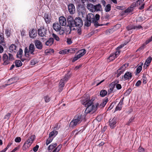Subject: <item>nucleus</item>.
<instances>
[{
  "label": "nucleus",
  "instance_id": "6e6d98bb",
  "mask_svg": "<svg viewBox=\"0 0 152 152\" xmlns=\"http://www.w3.org/2000/svg\"><path fill=\"white\" fill-rule=\"evenodd\" d=\"M121 108L122 106L118 104L117 106H116L115 110L117 111L118 110H121Z\"/></svg>",
  "mask_w": 152,
  "mask_h": 152
},
{
  "label": "nucleus",
  "instance_id": "bb28decb",
  "mask_svg": "<svg viewBox=\"0 0 152 152\" xmlns=\"http://www.w3.org/2000/svg\"><path fill=\"white\" fill-rule=\"evenodd\" d=\"M58 132L56 131L53 130L49 134V137L50 138H53L57 134Z\"/></svg>",
  "mask_w": 152,
  "mask_h": 152
},
{
  "label": "nucleus",
  "instance_id": "774afa93",
  "mask_svg": "<svg viewBox=\"0 0 152 152\" xmlns=\"http://www.w3.org/2000/svg\"><path fill=\"white\" fill-rule=\"evenodd\" d=\"M144 0H138L136 2L137 4V6H138V5H140L142 3Z\"/></svg>",
  "mask_w": 152,
  "mask_h": 152
},
{
  "label": "nucleus",
  "instance_id": "de8ad7c7",
  "mask_svg": "<svg viewBox=\"0 0 152 152\" xmlns=\"http://www.w3.org/2000/svg\"><path fill=\"white\" fill-rule=\"evenodd\" d=\"M37 63V61L36 59H33L31 61L30 64L31 65H34Z\"/></svg>",
  "mask_w": 152,
  "mask_h": 152
},
{
  "label": "nucleus",
  "instance_id": "052dcab7",
  "mask_svg": "<svg viewBox=\"0 0 152 152\" xmlns=\"http://www.w3.org/2000/svg\"><path fill=\"white\" fill-rule=\"evenodd\" d=\"M132 91V90L131 88H129L128 89L126 90V92L125 93V94H126V95H129L131 93Z\"/></svg>",
  "mask_w": 152,
  "mask_h": 152
},
{
  "label": "nucleus",
  "instance_id": "b1692460",
  "mask_svg": "<svg viewBox=\"0 0 152 152\" xmlns=\"http://www.w3.org/2000/svg\"><path fill=\"white\" fill-rule=\"evenodd\" d=\"M129 65V63H126L123 65L120 68L117 70V72L120 70L124 72L126 70V67L128 66Z\"/></svg>",
  "mask_w": 152,
  "mask_h": 152
},
{
  "label": "nucleus",
  "instance_id": "9b49d317",
  "mask_svg": "<svg viewBox=\"0 0 152 152\" xmlns=\"http://www.w3.org/2000/svg\"><path fill=\"white\" fill-rule=\"evenodd\" d=\"M69 12L71 14H73L75 12V9L74 5L72 4H69L68 5Z\"/></svg>",
  "mask_w": 152,
  "mask_h": 152
},
{
  "label": "nucleus",
  "instance_id": "6ab92c4d",
  "mask_svg": "<svg viewBox=\"0 0 152 152\" xmlns=\"http://www.w3.org/2000/svg\"><path fill=\"white\" fill-rule=\"evenodd\" d=\"M44 18L47 23H49L51 22V16L47 13L45 14Z\"/></svg>",
  "mask_w": 152,
  "mask_h": 152
},
{
  "label": "nucleus",
  "instance_id": "a878e982",
  "mask_svg": "<svg viewBox=\"0 0 152 152\" xmlns=\"http://www.w3.org/2000/svg\"><path fill=\"white\" fill-rule=\"evenodd\" d=\"M108 100V99L107 97H105L102 101V102L101 103L99 107L100 108H102L104 107L105 104L107 102Z\"/></svg>",
  "mask_w": 152,
  "mask_h": 152
},
{
  "label": "nucleus",
  "instance_id": "5701e85b",
  "mask_svg": "<svg viewBox=\"0 0 152 152\" xmlns=\"http://www.w3.org/2000/svg\"><path fill=\"white\" fill-rule=\"evenodd\" d=\"M87 9L92 12H95V5L91 4H88L87 6Z\"/></svg>",
  "mask_w": 152,
  "mask_h": 152
},
{
  "label": "nucleus",
  "instance_id": "2eb2a0df",
  "mask_svg": "<svg viewBox=\"0 0 152 152\" xmlns=\"http://www.w3.org/2000/svg\"><path fill=\"white\" fill-rule=\"evenodd\" d=\"M132 77V74L129 72H127L124 75V80H131Z\"/></svg>",
  "mask_w": 152,
  "mask_h": 152
},
{
  "label": "nucleus",
  "instance_id": "4c0bfd02",
  "mask_svg": "<svg viewBox=\"0 0 152 152\" xmlns=\"http://www.w3.org/2000/svg\"><path fill=\"white\" fill-rule=\"evenodd\" d=\"M53 139V138H50L49 137L46 141V145H48L52 141Z\"/></svg>",
  "mask_w": 152,
  "mask_h": 152
},
{
  "label": "nucleus",
  "instance_id": "e433bc0d",
  "mask_svg": "<svg viewBox=\"0 0 152 152\" xmlns=\"http://www.w3.org/2000/svg\"><path fill=\"white\" fill-rule=\"evenodd\" d=\"M133 8L130 6L124 12L125 13H129L132 12L133 11Z\"/></svg>",
  "mask_w": 152,
  "mask_h": 152
},
{
  "label": "nucleus",
  "instance_id": "0e129e2a",
  "mask_svg": "<svg viewBox=\"0 0 152 152\" xmlns=\"http://www.w3.org/2000/svg\"><path fill=\"white\" fill-rule=\"evenodd\" d=\"M58 124H57L54 127V130L56 131L58 129L60 128V126H58Z\"/></svg>",
  "mask_w": 152,
  "mask_h": 152
},
{
  "label": "nucleus",
  "instance_id": "7ed1b4c3",
  "mask_svg": "<svg viewBox=\"0 0 152 152\" xmlns=\"http://www.w3.org/2000/svg\"><path fill=\"white\" fill-rule=\"evenodd\" d=\"M83 116L82 115H76L70 123V127L73 128L79 124L82 121Z\"/></svg>",
  "mask_w": 152,
  "mask_h": 152
},
{
  "label": "nucleus",
  "instance_id": "5fc2aeb1",
  "mask_svg": "<svg viewBox=\"0 0 152 152\" xmlns=\"http://www.w3.org/2000/svg\"><path fill=\"white\" fill-rule=\"evenodd\" d=\"M134 29H136V30L142 28V27L141 25L136 26L134 25Z\"/></svg>",
  "mask_w": 152,
  "mask_h": 152
},
{
  "label": "nucleus",
  "instance_id": "c03bdc74",
  "mask_svg": "<svg viewBox=\"0 0 152 152\" xmlns=\"http://www.w3.org/2000/svg\"><path fill=\"white\" fill-rule=\"evenodd\" d=\"M54 50L53 49H47L45 51V53H46L47 55H48V53H49L50 52H52V53H54Z\"/></svg>",
  "mask_w": 152,
  "mask_h": 152
},
{
  "label": "nucleus",
  "instance_id": "a211bd4d",
  "mask_svg": "<svg viewBox=\"0 0 152 152\" xmlns=\"http://www.w3.org/2000/svg\"><path fill=\"white\" fill-rule=\"evenodd\" d=\"M59 21L60 25L62 26H65L66 25V22L65 18L63 16H61L59 18Z\"/></svg>",
  "mask_w": 152,
  "mask_h": 152
},
{
  "label": "nucleus",
  "instance_id": "ddd939ff",
  "mask_svg": "<svg viewBox=\"0 0 152 152\" xmlns=\"http://www.w3.org/2000/svg\"><path fill=\"white\" fill-rule=\"evenodd\" d=\"M152 41V36L148 39V40H147L144 44H143L142 45H141L140 47L137 50V51H140L142 50H143L145 46V45L148 44L150 42Z\"/></svg>",
  "mask_w": 152,
  "mask_h": 152
},
{
  "label": "nucleus",
  "instance_id": "a18cd8bd",
  "mask_svg": "<svg viewBox=\"0 0 152 152\" xmlns=\"http://www.w3.org/2000/svg\"><path fill=\"white\" fill-rule=\"evenodd\" d=\"M72 50L73 49H71L69 50H64L62 51H60V53H61L63 54H65L67 53V52H69V51H70L71 50Z\"/></svg>",
  "mask_w": 152,
  "mask_h": 152
},
{
  "label": "nucleus",
  "instance_id": "69168bd1",
  "mask_svg": "<svg viewBox=\"0 0 152 152\" xmlns=\"http://www.w3.org/2000/svg\"><path fill=\"white\" fill-rule=\"evenodd\" d=\"M138 152H144V149L141 147H140L138 149Z\"/></svg>",
  "mask_w": 152,
  "mask_h": 152
},
{
  "label": "nucleus",
  "instance_id": "e2e57ef3",
  "mask_svg": "<svg viewBox=\"0 0 152 152\" xmlns=\"http://www.w3.org/2000/svg\"><path fill=\"white\" fill-rule=\"evenodd\" d=\"M39 148V146L38 145H36L33 148V151L35 152H37V150H38V149Z\"/></svg>",
  "mask_w": 152,
  "mask_h": 152
},
{
  "label": "nucleus",
  "instance_id": "f704fd0d",
  "mask_svg": "<svg viewBox=\"0 0 152 152\" xmlns=\"http://www.w3.org/2000/svg\"><path fill=\"white\" fill-rule=\"evenodd\" d=\"M111 5L109 4H108L105 6L104 10L106 12H108L111 10Z\"/></svg>",
  "mask_w": 152,
  "mask_h": 152
},
{
  "label": "nucleus",
  "instance_id": "c85d7f7f",
  "mask_svg": "<svg viewBox=\"0 0 152 152\" xmlns=\"http://www.w3.org/2000/svg\"><path fill=\"white\" fill-rule=\"evenodd\" d=\"M95 11H100L102 10V6L100 4H98L95 5Z\"/></svg>",
  "mask_w": 152,
  "mask_h": 152
},
{
  "label": "nucleus",
  "instance_id": "bf43d9fd",
  "mask_svg": "<svg viewBox=\"0 0 152 152\" xmlns=\"http://www.w3.org/2000/svg\"><path fill=\"white\" fill-rule=\"evenodd\" d=\"M66 42L68 45H70L72 43L71 38H67Z\"/></svg>",
  "mask_w": 152,
  "mask_h": 152
},
{
  "label": "nucleus",
  "instance_id": "f03ea898",
  "mask_svg": "<svg viewBox=\"0 0 152 152\" xmlns=\"http://www.w3.org/2000/svg\"><path fill=\"white\" fill-rule=\"evenodd\" d=\"M86 18L91 20L92 23H94L95 27H96L102 25V24L100 25L99 24L98 21L100 18V16L99 14H96L95 16L94 14L90 13L86 16Z\"/></svg>",
  "mask_w": 152,
  "mask_h": 152
},
{
  "label": "nucleus",
  "instance_id": "7c9ffc66",
  "mask_svg": "<svg viewBox=\"0 0 152 152\" xmlns=\"http://www.w3.org/2000/svg\"><path fill=\"white\" fill-rule=\"evenodd\" d=\"M57 145L56 143H52L48 146V150L50 151L54 149L56 146Z\"/></svg>",
  "mask_w": 152,
  "mask_h": 152
},
{
  "label": "nucleus",
  "instance_id": "c9c22d12",
  "mask_svg": "<svg viewBox=\"0 0 152 152\" xmlns=\"http://www.w3.org/2000/svg\"><path fill=\"white\" fill-rule=\"evenodd\" d=\"M23 53V50L21 48H20L19 51L18 52L17 56L18 58H20L21 57V55Z\"/></svg>",
  "mask_w": 152,
  "mask_h": 152
},
{
  "label": "nucleus",
  "instance_id": "72a5a7b5",
  "mask_svg": "<svg viewBox=\"0 0 152 152\" xmlns=\"http://www.w3.org/2000/svg\"><path fill=\"white\" fill-rule=\"evenodd\" d=\"M143 64V63H142L140 65L138 66L136 69V72L137 73L139 74L141 72L142 69V66Z\"/></svg>",
  "mask_w": 152,
  "mask_h": 152
},
{
  "label": "nucleus",
  "instance_id": "423d86ee",
  "mask_svg": "<svg viewBox=\"0 0 152 152\" xmlns=\"http://www.w3.org/2000/svg\"><path fill=\"white\" fill-rule=\"evenodd\" d=\"M38 34L41 37H46L48 35V33L49 32L46 28L44 26H41L40 28L38 29Z\"/></svg>",
  "mask_w": 152,
  "mask_h": 152
},
{
  "label": "nucleus",
  "instance_id": "0eeeda50",
  "mask_svg": "<svg viewBox=\"0 0 152 152\" xmlns=\"http://www.w3.org/2000/svg\"><path fill=\"white\" fill-rule=\"evenodd\" d=\"M118 121L116 117H114L113 118L110 119L109 121V125L111 129H113L116 126Z\"/></svg>",
  "mask_w": 152,
  "mask_h": 152
},
{
  "label": "nucleus",
  "instance_id": "680f3d73",
  "mask_svg": "<svg viewBox=\"0 0 152 152\" xmlns=\"http://www.w3.org/2000/svg\"><path fill=\"white\" fill-rule=\"evenodd\" d=\"M94 100V98H92L91 99V100L89 99V106H92V104L93 103V102Z\"/></svg>",
  "mask_w": 152,
  "mask_h": 152
},
{
  "label": "nucleus",
  "instance_id": "aec40b11",
  "mask_svg": "<svg viewBox=\"0 0 152 152\" xmlns=\"http://www.w3.org/2000/svg\"><path fill=\"white\" fill-rule=\"evenodd\" d=\"M61 25L60 24H58V23H54L53 24V28L55 31H58L61 29Z\"/></svg>",
  "mask_w": 152,
  "mask_h": 152
},
{
  "label": "nucleus",
  "instance_id": "6e6552de",
  "mask_svg": "<svg viewBox=\"0 0 152 152\" xmlns=\"http://www.w3.org/2000/svg\"><path fill=\"white\" fill-rule=\"evenodd\" d=\"M75 19H74L73 18L70 16H69L67 18V22L68 24L67 27H75Z\"/></svg>",
  "mask_w": 152,
  "mask_h": 152
},
{
  "label": "nucleus",
  "instance_id": "9d476101",
  "mask_svg": "<svg viewBox=\"0 0 152 152\" xmlns=\"http://www.w3.org/2000/svg\"><path fill=\"white\" fill-rule=\"evenodd\" d=\"M35 138V135H31L28 138V139L24 143L30 147L33 143Z\"/></svg>",
  "mask_w": 152,
  "mask_h": 152
},
{
  "label": "nucleus",
  "instance_id": "f8f14e48",
  "mask_svg": "<svg viewBox=\"0 0 152 152\" xmlns=\"http://www.w3.org/2000/svg\"><path fill=\"white\" fill-rule=\"evenodd\" d=\"M77 10L79 13H81L83 15L86 12L85 8L84 5L79 4L77 5Z\"/></svg>",
  "mask_w": 152,
  "mask_h": 152
},
{
  "label": "nucleus",
  "instance_id": "79ce46f5",
  "mask_svg": "<svg viewBox=\"0 0 152 152\" xmlns=\"http://www.w3.org/2000/svg\"><path fill=\"white\" fill-rule=\"evenodd\" d=\"M126 29L128 31H130L132 29H134V25H129L126 27Z\"/></svg>",
  "mask_w": 152,
  "mask_h": 152
},
{
  "label": "nucleus",
  "instance_id": "cd10ccee",
  "mask_svg": "<svg viewBox=\"0 0 152 152\" xmlns=\"http://www.w3.org/2000/svg\"><path fill=\"white\" fill-rule=\"evenodd\" d=\"M86 51L85 49H82L79 51L78 53H79L77 56L78 58H80L81 56H83L86 53Z\"/></svg>",
  "mask_w": 152,
  "mask_h": 152
},
{
  "label": "nucleus",
  "instance_id": "f3484780",
  "mask_svg": "<svg viewBox=\"0 0 152 152\" xmlns=\"http://www.w3.org/2000/svg\"><path fill=\"white\" fill-rule=\"evenodd\" d=\"M3 60L4 61V62L3 63V65H6L10 63L8 56L6 53L4 54L3 55Z\"/></svg>",
  "mask_w": 152,
  "mask_h": 152
},
{
  "label": "nucleus",
  "instance_id": "3c124183",
  "mask_svg": "<svg viewBox=\"0 0 152 152\" xmlns=\"http://www.w3.org/2000/svg\"><path fill=\"white\" fill-rule=\"evenodd\" d=\"M29 147L27 145L24 143L22 147V149L23 151L26 150Z\"/></svg>",
  "mask_w": 152,
  "mask_h": 152
},
{
  "label": "nucleus",
  "instance_id": "8fccbe9b",
  "mask_svg": "<svg viewBox=\"0 0 152 152\" xmlns=\"http://www.w3.org/2000/svg\"><path fill=\"white\" fill-rule=\"evenodd\" d=\"M44 99L46 102H48L50 101V99L49 96H47L44 97Z\"/></svg>",
  "mask_w": 152,
  "mask_h": 152
},
{
  "label": "nucleus",
  "instance_id": "1a4fd4ad",
  "mask_svg": "<svg viewBox=\"0 0 152 152\" xmlns=\"http://www.w3.org/2000/svg\"><path fill=\"white\" fill-rule=\"evenodd\" d=\"M75 27L77 26L79 28L82 26L83 25V21L81 18L79 17H76L75 18Z\"/></svg>",
  "mask_w": 152,
  "mask_h": 152
},
{
  "label": "nucleus",
  "instance_id": "412c9836",
  "mask_svg": "<svg viewBox=\"0 0 152 152\" xmlns=\"http://www.w3.org/2000/svg\"><path fill=\"white\" fill-rule=\"evenodd\" d=\"M37 35V30H34V29H32V30L29 32V36L30 37L34 38L36 37Z\"/></svg>",
  "mask_w": 152,
  "mask_h": 152
},
{
  "label": "nucleus",
  "instance_id": "49530a36",
  "mask_svg": "<svg viewBox=\"0 0 152 152\" xmlns=\"http://www.w3.org/2000/svg\"><path fill=\"white\" fill-rule=\"evenodd\" d=\"M143 83L145 84L147 83V77L145 75H143L142 77Z\"/></svg>",
  "mask_w": 152,
  "mask_h": 152
},
{
  "label": "nucleus",
  "instance_id": "c756f323",
  "mask_svg": "<svg viewBox=\"0 0 152 152\" xmlns=\"http://www.w3.org/2000/svg\"><path fill=\"white\" fill-rule=\"evenodd\" d=\"M15 66L17 67H19L21 66L22 65V63L20 60H16L15 62Z\"/></svg>",
  "mask_w": 152,
  "mask_h": 152
},
{
  "label": "nucleus",
  "instance_id": "37998d69",
  "mask_svg": "<svg viewBox=\"0 0 152 152\" xmlns=\"http://www.w3.org/2000/svg\"><path fill=\"white\" fill-rule=\"evenodd\" d=\"M72 27H67L66 28V31L67 33L68 34L71 33L72 30Z\"/></svg>",
  "mask_w": 152,
  "mask_h": 152
},
{
  "label": "nucleus",
  "instance_id": "13d9d810",
  "mask_svg": "<svg viewBox=\"0 0 152 152\" xmlns=\"http://www.w3.org/2000/svg\"><path fill=\"white\" fill-rule=\"evenodd\" d=\"M21 139L20 137H16L15 140V142H19L21 141Z\"/></svg>",
  "mask_w": 152,
  "mask_h": 152
},
{
  "label": "nucleus",
  "instance_id": "473e14b6",
  "mask_svg": "<svg viewBox=\"0 0 152 152\" xmlns=\"http://www.w3.org/2000/svg\"><path fill=\"white\" fill-rule=\"evenodd\" d=\"M107 91L105 90H101L100 92V95L101 97H104L107 94Z\"/></svg>",
  "mask_w": 152,
  "mask_h": 152
},
{
  "label": "nucleus",
  "instance_id": "864d4df0",
  "mask_svg": "<svg viewBox=\"0 0 152 152\" xmlns=\"http://www.w3.org/2000/svg\"><path fill=\"white\" fill-rule=\"evenodd\" d=\"M5 34L6 35L7 37H9L10 36V33L9 31V30L8 29H6L5 30Z\"/></svg>",
  "mask_w": 152,
  "mask_h": 152
},
{
  "label": "nucleus",
  "instance_id": "2f4dec72",
  "mask_svg": "<svg viewBox=\"0 0 152 152\" xmlns=\"http://www.w3.org/2000/svg\"><path fill=\"white\" fill-rule=\"evenodd\" d=\"M92 23V22L91 20L86 18L85 22V26L87 27H89L91 25Z\"/></svg>",
  "mask_w": 152,
  "mask_h": 152
},
{
  "label": "nucleus",
  "instance_id": "dca6fc26",
  "mask_svg": "<svg viewBox=\"0 0 152 152\" xmlns=\"http://www.w3.org/2000/svg\"><path fill=\"white\" fill-rule=\"evenodd\" d=\"M0 44H1L4 47L6 45L3 31V32L0 33Z\"/></svg>",
  "mask_w": 152,
  "mask_h": 152
},
{
  "label": "nucleus",
  "instance_id": "603ef678",
  "mask_svg": "<svg viewBox=\"0 0 152 152\" xmlns=\"http://www.w3.org/2000/svg\"><path fill=\"white\" fill-rule=\"evenodd\" d=\"M9 56L8 58L9 61H12L14 59L13 55L10 53H9Z\"/></svg>",
  "mask_w": 152,
  "mask_h": 152
},
{
  "label": "nucleus",
  "instance_id": "ea45409f",
  "mask_svg": "<svg viewBox=\"0 0 152 152\" xmlns=\"http://www.w3.org/2000/svg\"><path fill=\"white\" fill-rule=\"evenodd\" d=\"M52 35L53 39H54L57 41L59 40V38L57 35L54 33H53Z\"/></svg>",
  "mask_w": 152,
  "mask_h": 152
},
{
  "label": "nucleus",
  "instance_id": "39448f33",
  "mask_svg": "<svg viewBox=\"0 0 152 152\" xmlns=\"http://www.w3.org/2000/svg\"><path fill=\"white\" fill-rule=\"evenodd\" d=\"M70 77V75H67L65 76V77L61 79L59 83V92L63 90L65 83L68 80Z\"/></svg>",
  "mask_w": 152,
  "mask_h": 152
},
{
  "label": "nucleus",
  "instance_id": "f257e3e1",
  "mask_svg": "<svg viewBox=\"0 0 152 152\" xmlns=\"http://www.w3.org/2000/svg\"><path fill=\"white\" fill-rule=\"evenodd\" d=\"M90 98L88 97L84 98L83 99L82 102V103L83 105H84L85 107H86L85 112L86 114L88 113H93L95 112L97 110V106L98 105L97 104V105L95 106L93 104L92 106H89V101Z\"/></svg>",
  "mask_w": 152,
  "mask_h": 152
},
{
  "label": "nucleus",
  "instance_id": "338daca9",
  "mask_svg": "<svg viewBox=\"0 0 152 152\" xmlns=\"http://www.w3.org/2000/svg\"><path fill=\"white\" fill-rule=\"evenodd\" d=\"M120 51L119 50L117 51L115 53H113L114 54V56H115L116 58H117L118 56L119 55Z\"/></svg>",
  "mask_w": 152,
  "mask_h": 152
},
{
  "label": "nucleus",
  "instance_id": "4d7b16f0",
  "mask_svg": "<svg viewBox=\"0 0 152 152\" xmlns=\"http://www.w3.org/2000/svg\"><path fill=\"white\" fill-rule=\"evenodd\" d=\"M134 119V118L132 117L129 120L128 122L127 123L126 125H129L130 124L133 122Z\"/></svg>",
  "mask_w": 152,
  "mask_h": 152
},
{
  "label": "nucleus",
  "instance_id": "a19ab883",
  "mask_svg": "<svg viewBox=\"0 0 152 152\" xmlns=\"http://www.w3.org/2000/svg\"><path fill=\"white\" fill-rule=\"evenodd\" d=\"M114 54H113V53L111 54L110 55V56L108 58L110 61H113L116 58V57L114 55Z\"/></svg>",
  "mask_w": 152,
  "mask_h": 152
},
{
  "label": "nucleus",
  "instance_id": "58836bf2",
  "mask_svg": "<svg viewBox=\"0 0 152 152\" xmlns=\"http://www.w3.org/2000/svg\"><path fill=\"white\" fill-rule=\"evenodd\" d=\"M152 58L151 57H148L146 60L145 61V64H149L151 63L152 60Z\"/></svg>",
  "mask_w": 152,
  "mask_h": 152
},
{
  "label": "nucleus",
  "instance_id": "4468645a",
  "mask_svg": "<svg viewBox=\"0 0 152 152\" xmlns=\"http://www.w3.org/2000/svg\"><path fill=\"white\" fill-rule=\"evenodd\" d=\"M34 44L36 47L38 49L41 50L42 48V44L41 42L39 40L36 39L35 40Z\"/></svg>",
  "mask_w": 152,
  "mask_h": 152
},
{
  "label": "nucleus",
  "instance_id": "393cba45",
  "mask_svg": "<svg viewBox=\"0 0 152 152\" xmlns=\"http://www.w3.org/2000/svg\"><path fill=\"white\" fill-rule=\"evenodd\" d=\"M16 46L14 44L11 45L9 47L10 52L12 53H15L16 52Z\"/></svg>",
  "mask_w": 152,
  "mask_h": 152
},
{
  "label": "nucleus",
  "instance_id": "20e7f679",
  "mask_svg": "<svg viewBox=\"0 0 152 152\" xmlns=\"http://www.w3.org/2000/svg\"><path fill=\"white\" fill-rule=\"evenodd\" d=\"M34 50L35 47L34 45L32 43L30 44L29 47L28 49L26 47L25 48L24 52L26 56L29 58V54L34 55Z\"/></svg>",
  "mask_w": 152,
  "mask_h": 152
},
{
  "label": "nucleus",
  "instance_id": "09e8293b",
  "mask_svg": "<svg viewBox=\"0 0 152 152\" xmlns=\"http://www.w3.org/2000/svg\"><path fill=\"white\" fill-rule=\"evenodd\" d=\"M11 113H7L4 116V119H7L8 120L10 118Z\"/></svg>",
  "mask_w": 152,
  "mask_h": 152
},
{
  "label": "nucleus",
  "instance_id": "4be33fe9",
  "mask_svg": "<svg viewBox=\"0 0 152 152\" xmlns=\"http://www.w3.org/2000/svg\"><path fill=\"white\" fill-rule=\"evenodd\" d=\"M54 41V39L52 37L50 38L45 42V45L47 46H50L53 44Z\"/></svg>",
  "mask_w": 152,
  "mask_h": 152
}]
</instances>
